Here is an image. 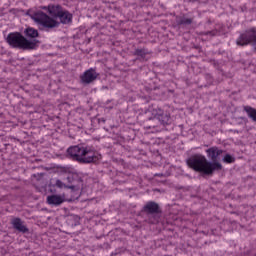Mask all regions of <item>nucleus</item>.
<instances>
[{
    "instance_id": "a211bd4d",
    "label": "nucleus",
    "mask_w": 256,
    "mask_h": 256,
    "mask_svg": "<svg viewBox=\"0 0 256 256\" xmlns=\"http://www.w3.org/2000/svg\"><path fill=\"white\" fill-rule=\"evenodd\" d=\"M157 117H154L153 118H149L146 123H145V127L146 129H155V127H157Z\"/></svg>"
},
{
    "instance_id": "aec40b11",
    "label": "nucleus",
    "mask_w": 256,
    "mask_h": 256,
    "mask_svg": "<svg viewBox=\"0 0 256 256\" xmlns=\"http://www.w3.org/2000/svg\"><path fill=\"white\" fill-rule=\"evenodd\" d=\"M224 163H235V157L231 156V154H226L224 157H223V160H222Z\"/></svg>"
},
{
    "instance_id": "1a4fd4ad",
    "label": "nucleus",
    "mask_w": 256,
    "mask_h": 256,
    "mask_svg": "<svg viewBox=\"0 0 256 256\" xmlns=\"http://www.w3.org/2000/svg\"><path fill=\"white\" fill-rule=\"evenodd\" d=\"M44 11H47L51 19L57 20V18L63 13V6L59 4H49L48 6L42 7Z\"/></svg>"
},
{
    "instance_id": "dca6fc26",
    "label": "nucleus",
    "mask_w": 256,
    "mask_h": 256,
    "mask_svg": "<svg viewBox=\"0 0 256 256\" xmlns=\"http://www.w3.org/2000/svg\"><path fill=\"white\" fill-rule=\"evenodd\" d=\"M54 187H58V189H63V187H65V189H71L72 191H75V189H77V185H66L65 183H63V181L57 179Z\"/></svg>"
},
{
    "instance_id": "f03ea898",
    "label": "nucleus",
    "mask_w": 256,
    "mask_h": 256,
    "mask_svg": "<svg viewBox=\"0 0 256 256\" xmlns=\"http://www.w3.org/2000/svg\"><path fill=\"white\" fill-rule=\"evenodd\" d=\"M32 19L35 23L41 25L44 31H52V29L59 28L61 24L71 25V23H73V14L64 9V11H62V13L57 17V19H59V21H57L43 11H38L32 15Z\"/></svg>"
},
{
    "instance_id": "412c9836",
    "label": "nucleus",
    "mask_w": 256,
    "mask_h": 256,
    "mask_svg": "<svg viewBox=\"0 0 256 256\" xmlns=\"http://www.w3.org/2000/svg\"><path fill=\"white\" fill-rule=\"evenodd\" d=\"M219 31L217 30H211V31H206V32H201L200 35H210V37H215Z\"/></svg>"
},
{
    "instance_id": "4be33fe9",
    "label": "nucleus",
    "mask_w": 256,
    "mask_h": 256,
    "mask_svg": "<svg viewBox=\"0 0 256 256\" xmlns=\"http://www.w3.org/2000/svg\"><path fill=\"white\" fill-rule=\"evenodd\" d=\"M101 121H103V123H105V118H102Z\"/></svg>"
},
{
    "instance_id": "9b49d317",
    "label": "nucleus",
    "mask_w": 256,
    "mask_h": 256,
    "mask_svg": "<svg viewBox=\"0 0 256 256\" xmlns=\"http://www.w3.org/2000/svg\"><path fill=\"white\" fill-rule=\"evenodd\" d=\"M11 225L13 229L18 231V233H29V228L25 225V222L21 218L16 217L11 220Z\"/></svg>"
},
{
    "instance_id": "4468645a",
    "label": "nucleus",
    "mask_w": 256,
    "mask_h": 256,
    "mask_svg": "<svg viewBox=\"0 0 256 256\" xmlns=\"http://www.w3.org/2000/svg\"><path fill=\"white\" fill-rule=\"evenodd\" d=\"M25 37L28 39L35 40L37 37H39V31L35 28L28 27L24 30Z\"/></svg>"
},
{
    "instance_id": "2eb2a0df",
    "label": "nucleus",
    "mask_w": 256,
    "mask_h": 256,
    "mask_svg": "<svg viewBox=\"0 0 256 256\" xmlns=\"http://www.w3.org/2000/svg\"><path fill=\"white\" fill-rule=\"evenodd\" d=\"M243 109L247 113L248 117L256 123V109L251 106H244Z\"/></svg>"
},
{
    "instance_id": "20e7f679",
    "label": "nucleus",
    "mask_w": 256,
    "mask_h": 256,
    "mask_svg": "<svg viewBox=\"0 0 256 256\" xmlns=\"http://www.w3.org/2000/svg\"><path fill=\"white\" fill-rule=\"evenodd\" d=\"M141 213L145 215L147 223L151 225H155L159 223V219H161V215L163 210L159 203L155 201H148L141 209Z\"/></svg>"
},
{
    "instance_id": "6e6552de",
    "label": "nucleus",
    "mask_w": 256,
    "mask_h": 256,
    "mask_svg": "<svg viewBox=\"0 0 256 256\" xmlns=\"http://www.w3.org/2000/svg\"><path fill=\"white\" fill-rule=\"evenodd\" d=\"M84 150L86 152H84V154L82 156L81 163H83V164L97 163V161H99V159H101V155L99 153L93 151L91 148L84 147Z\"/></svg>"
},
{
    "instance_id": "39448f33",
    "label": "nucleus",
    "mask_w": 256,
    "mask_h": 256,
    "mask_svg": "<svg viewBox=\"0 0 256 256\" xmlns=\"http://www.w3.org/2000/svg\"><path fill=\"white\" fill-rule=\"evenodd\" d=\"M236 44L239 47H246V45H252L256 51V27L248 28L240 34L236 40Z\"/></svg>"
},
{
    "instance_id": "423d86ee",
    "label": "nucleus",
    "mask_w": 256,
    "mask_h": 256,
    "mask_svg": "<svg viewBox=\"0 0 256 256\" xmlns=\"http://www.w3.org/2000/svg\"><path fill=\"white\" fill-rule=\"evenodd\" d=\"M68 155L73 159V161H78V163H82L83 155H85V147L76 145V146H71L67 149Z\"/></svg>"
},
{
    "instance_id": "f3484780",
    "label": "nucleus",
    "mask_w": 256,
    "mask_h": 256,
    "mask_svg": "<svg viewBox=\"0 0 256 256\" xmlns=\"http://www.w3.org/2000/svg\"><path fill=\"white\" fill-rule=\"evenodd\" d=\"M134 55L136 57H140L141 59H145V57H147V55H149V50L145 49V48H137L134 51Z\"/></svg>"
},
{
    "instance_id": "9d476101",
    "label": "nucleus",
    "mask_w": 256,
    "mask_h": 256,
    "mask_svg": "<svg viewBox=\"0 0 256 256\" xmlns=\"http://www.w3.org/2000/svg\"><path fill=\"white\" fill-rule=\"evenodd\" d=\"M97 77H99V73H97L95 69L90 68L82 74L80 79L83 85H89L90 83H93V81H95Z\"/></svg>"
},
{
    "instance_id": "ddd939ff",
    "label": "nucleus",
    "mask_w": 256,
    "mask_h": 256,
    "mask_svg": "<svg viewBox=\"0 0 256 256\" xmlns=\"http://www.w3.org/2000/svg\"><path fill=\"white\" fill-rule=\"evenodd\" d=\"M66 180L71 185H76L75 190L79 189V185H81V183H83V179H81V177H79V175H77V174H69L66 177Z\"/></svg>"
},
{
    "instance_id": "f8f14e48",
    "label": "nucleus",
    "mask_w": 256,
    "mask_h": 256,
    "mask_svg": "<svg viewBox=\"0 0 256 256\" xmlns=\"http://www.w3.org/2000/svg\"><path fill=\"white\" fill-rule=\"evenodd\" d=\"M47 203L48 205L59 207V205H62V203H65V195L61 196V195L53 194V195L47 196Z\"/></svg>"
},
{
    "instance_id": "f257e3e1",
    "label": "nucleus",
    "mask_w": 256,
    "mask_h": 256,
    "mask_svg": "<svg viewBox=\"0 0 256 256\" xmlns=\"http://www.w3.org/2000/svg\"><path fill=\"white\" fill-rule=\"evenodd\" d=\"M208 157L211 158L212 162L207 161V158L201 154H196L186 160V163L190 169L197 171L198 173H203L204 175H213V171H221L223 166L217 161L219 155L223 154V150L219 149L217 146H213L206 150Z\"/></svg>"
},
{
    "instance_id": "6ab92c4d",
    "label": "nucleus",
    "mask_w": 256,
    "mask_h": 256,
    "mask_svg": "<svg viewBox=\"0 0 256 256\" xmlns=\"http://www.w3.org/2000/svg\"><path fill=\"white\" fill-rule=\"evenodd\" d=\"M193 18H186L185 16L177 18V25H191Z\"/></svg>"
},
{
    "instance_id": "0eeeda50",
    "label": "nucleus",
    "mask_w": 256,
    "mask_h": 256,
    "mask_svg": "<svg viewBox=\"0 0 256 256\" xmlns=\"http://www.w3.org/2000/svg\"><path fill=\"white\" fill-rule=\"evenodd\" d=\"M152 114L156 117V119L163 125L164 127L167 125H171V114L163 111L161 108H155L152 111Z\"/></svg>"
},
{
    "instance_id": "7ed1b4c3",
    "label": "nucleus",
    "mask_w": 256,
    "mask_h": 256,
    "mask_svg": "<svg viewBox=\"0 0 256 256\" xmlns=\"http://www.w3.org/2000/svg\"><path fill=\"white\" fill-rule=\"evenodd\" d=\"M6 43L12 49H21L22 51H32L36 49L41 44V41L34 39L29 40L27 37L23 36L20 32H11L6 37Z\"/></svg>"
}]
</instances>
